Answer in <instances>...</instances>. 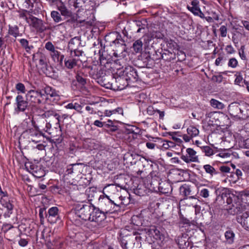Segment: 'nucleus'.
<instances>
[{
    "label": "nucleus",
    "mask_w": 249,
    "mask_h": 249,
    "mask_svg": "<svg viewBox=\"0 0 249 249\" xmlns=\"http://www.w3.org/2000/svg\"><path fill=\"white\" fill-rule=\"evenodd\" d=\"M33 60L34 62L38 61L39 64L43 68L47 65L46 57L45 54L40 52H37L33 56Z\"/></svg>",
    "instance_id": "22"
},
{
    "label": "nucleus",
    "mask_w": 249,
    "mask_h": 249,
    "mask_svg": "<svg viewBox=\"0 0 249 249\" xmlns=\"http://www.w3.org/2000/svg\"><path fill=\"white\" fill-rule=\"evenodd\" d=\"M16 89L22 93H25L26 91L25 87L23 84L18 83L16 85Z\"/></svg>",
    "instance_id": "41"
},
{
    "label": "nucleus",
    "mask_w": 249,
    "mask_h": 249,
    "mask_svg": "<svg viewBox=\"0 0 249 249\" xmlns=\"http://www.w3.org/2000/svg\"><path fill=\"white\" fill-rule=\"evenodd\" d=\"M210 103L213 107L218 109H222L225 107L223 103L215 99H212Z\"/></svg>",
    "instance_id": "31"
},
{
    "label": "nucleus",
    "mask_w": 249,
    "mask_h": 249,
    "mask_svg": "<svg viewBox=\"0 0 249 249\" xmlns=\"http://www.w3.org/2000/svg\"><path fill=\"white\" fill-rule=\"evenodd\" d=\"M42 92L45 94V96L46 95H49L51 97H58L59 94L58 92L55 89L50 86H46L43 89Z\"/></svg>",
    "instance_id": "25"
},
{
    "label": "nucleus",
    "mask_w": 249,
    "mask_h": 249,
    "mask_svg": "<svg viewBox=\"0 0 249 249\" xmlns=\"http://www.w3.org/2000/svg\"><path fill=\"white\" fill-rule=\"evenodd\" d=\"M10 33L11 35H12L14 37H16L17 36H18V35H19L18 28L16 26L15 28H13V29L10 30Z\"/></svg>",
    "instance_id": "49"
},
{
    "label": "nucleus",
    "mask_w": 249,
    "mask_h": 249,
    "mask_svg": "<svg viewBox=\"0 0 249 249\" xmlns=\"http://www.w3.org/2000/svg\"><path fill=\"white\" fill-rule=\"evenodd\" d=\"M186 154L182 155L181 159L186 163L190 162H198L199 159L198 156L196 155V152L193 149L188 148L186 149Z\"/></svg>",
    "instance_id": "10"
},
{
    "label": "nucleus",
    "mask_w": 249,
    "mask_h": 249,
    "mask_svg": "<svg viewBox=\"0 0 249 249\" xmlns=\"http://www.w3.org/2000/svg\"><path fill=\"white\" fill-rule=\"evenodd\" d=\"M120 243L123 249H127L126 247L127 241L124 238L121 239Z\"/></svg>",
    "instance_id": "56"
},
{
    "label": "nucleus",
    "mask_w": 249,
    "mask_h": 249,
    "mask_svg": "<svg viewBox=\"0 0 249 249\" xmlns=\"http://www.w3.org/2000/svg\"><path fill=\"white\" fill-rule=\"evenodd\" d=\"M244 27L248 30L249 31V22L248 21H242Z\"/></svg>",
    "instance_id": "64"
},
{
    "label": "nucleus",
    "mask_w": 249,
    "mask_h": 249,
    "mask_svg": "<svg viewBox=\"0 0 249 249\" xmlns=\"http://www.w3.org/2000/svg\"><path fill=\"white\" fill-rule=\"evenodd\" d=\"M203 169L207 174L210 175L211 177H213L214 175H217L218 172L210 164H205L203 166Z\"/></svg>",
    "instance_id": "28"
},
{
    "label": "nucleus",
    "mask_w": 249,
    "mask_h": 249,
    "mask_svg": "<svg viewBox=\"0 0 249 249\" xmlns=\"http://www.w3.org/2000/svg\"><path fill=\"white\" fill-rule=\"evenodd\" d=\"M237 220L243 227L249 230V213H243L241 215L238 216Z\"/></svg>",
    "instance_id": "20"
},
{
    "label": "nucleus",
    "mask_w": 249,
    "mask_h": 249,
    "mask_svg": "<svg viewBox=\"0 0 249 249\" xmlns=\"http://www.w3.org/2000/svg\"><path fill=\"white\" fill-rule=\"evenodd\" d=\"M235 76H236V78L234 81L235 83L237 85H240L243 80V77L242 75L239 74H235Z\"/></svg>",
    "instance_id": "50"
},
{
    "label": "nucleus",
    "mask_w": 249,
    "mask_h": 249,
    "mask_svg": "<svg viewBox=\"0 0 249 249\" xmlns=\"http://www.w3.org/2000/svg\"><path fill=\"white\" fill-rule=\"evenodd\" d=\"M51 17L53 18V21L55 22H64V19L61 17V14H60L58 11H53L51 13Z\"/></svg>",
    "instance_id": "32"
},
{
    "label": "nucleus",
    "mask_w": 249,
    "mask_h": 249,
    "mask_svg": "<svg viewBox=\"0 0 249 249\" xmlns=\"http://www.w3.org/2000/svg\"><path fill=\"white\" fill-rule=\"evenodd\" d=\"M133 48L134 51L136 53H139L140 51V40H136L133 45Z\"/></svg>",
    "instance_id": "43"
},
{
    "label": "nucleus",
    "mask_w": 249,
    "mask_h": 249,
    "mask_svg": "<svg viewBox=\"0 0 249 249\" xmlns=\"http://www.w3.org/2000/svg\"><path fill=\"white\" fill-rule=\"evenodd\" d=\"M108 87H111V89L114 90H121L129 86L130 84L125 76L122 74L120 70L118 71L115 75H114L111 84H107Z\"/></svg>",
    "instance_id": "4"
},
{
    "label": "nucleus",
    "mask_w": 249,
    "mask_h": 249,
    "mask_svg": "<svg viewBox=\"0 0 249 249\" xmlns=\"http://www.w3.org/2000/svg\"><path fill=\"white\" fill-rule=\"evenodd\" d=\"M223 56H219L218 57H217L215 61V65L216 66L220 65L221 64V61L223 60Z\"/></svg>",
    "instance_id": "62"
},
{
    "label": "nucleus",
    "mask_w": 249,
    "mask_h": 249,
    "mask_svg": "<svg viewBox=\"0 0 249 249\" xmlns=\"http://www.w3.org/2000/svg\"><path fill=\"white\" fill-rule=\"evenodd\" d=\"M220 35L222 37H226L227 34V28L225 25H222L219 29Z\"/></svg>",
    "instance_id": "45"
},
{
    "label": "nucleus",
    "mask_w": 249,
    "mask_h": 249,
    "mask_svg": "<svg viewBox=\"0 0 249 249\" xmlns=\"http://www.w3.org/2000/svg\"><path fill=\"white\" fill-rule=\"evenodd\" d=\"M220 170L223 173H229L231 168L229 166L223 165L220 167Z\"/></svg>",
    "instance_id": "53"
},
{
    "label": "nucleus",
    "mask_w": 249,
    "mask_h": 249,
    "mask_svg": "<svg viewBox=\"0 0 249 249\" xmlns=\"http://www.w3.org/2000/svg\"><path fill=\"white\" fill-rule=\"evenodd\" d=\"M29 22H28L36 30L40 32H43L47 30V27L41 19H40L32 15L29 17Z\"/></svg>",
    "instance_id": "11"
},
{
    "label": "nucleus",
    "mask_w": 249,
    "mask_h": 249,
    "mask_svg": "<svg viewBox=\"0 0 249 249\" xmlns=\"http://www.w3.org/2000/svg\"><path fill=\"white\" fill-rule=\"evenodd\" d=\"M3 207L6 208L7 210V212L5 213L4 214V216L10 217V215L12 213L14 206L11 203V201H9L5 204L2 205Z\"/></svg>",
    "instance_id": "35"
},
{
    "label": "nucleus",
    "mask_w": 249,
    "mask_h": 249,
    "mask_svg": "<svg viewBox=\"0 0 249 249\" xmlns=\"http://www.w3.org/2000/svg\"><path fill=\"white\" fill-rule=\"evenodd\" d=\"M120 70L122 72V74L127 79L130 84V86L134 88L137 87L138 89V86L134 85L135 83L139 81V77L137 70L131 66L127 67L124 69Z\"/></svg>",
    "instance_id": "6"
},
{
    "label": "nucleus",
    "mask_w": 249,
    "mask_h": 249,
    "mask_svg": "<svg viewBox=\"0 0 249 249\" xmlns=\"http://www.w3.org/2000/svg\"><path fill=\"white\" fill-rule=\"evenodd\" d=\"M48 221L51 224H54L60 221L59 214V210L56 207H53L48 210V213L46 214Z\"/></svg>",
    "instance_id": "12"
},
{
    "label": "nucleus",
    "mask_w": 249,
    "mask_h": 249,
    "mask_svg": "<svg viewBox=\"0 0 249 249\" xmlns=\"http://www.w3.org/2000/svg\"><path fill=\"white\" fill-rule=\"evenodd\" d=\"M200 196L204 198H207L209 196V191L208 189L204 188L202 189L200 192Z\"/></svg>",
    "instance_id": "47"
},
{
    "label": "nucleus",
    "mask_w": 249,
    "mask_h": 249,
    "mask_svg": "<svg viewBox=\"0 0 249 249\" xmlns=\"http://www.w3.org/2000/svg\"><path fill=\"white\" fill-rule=\"evenodd\" d=\"M96 192V188L95 187H90L89 188L88 190H87L86 193L87 195H88L89 198H90V196L91 195V198L89 199V200H91L92 198L94 197L93 195H92V193Z\"/></svg>",
    "instance_id": "44"
},
{
    "label": "nucleus",
    "mask_w": 249,
    "mask_h": 249,
    "mask_svg": "<svg viewBox=\"0 0 249 249\" xmlns=\"http://www.w3.org/2000/svg\"><path fill=\"white\" fill-rule=\"evenodd\" d=\"M18 244L20 246L25 247L28 244V241L25 239H20L18 241Z\"/></svg>",
    "instance_id": "59"
},
{
    "label": "nucleus",
    "mask_w": 249,
    "mask_h": 249,
    "mask_svg": "<svg viewBox=\"0 0 249 249\" xmlns=\"http://www.w3.org/2000/svg\"><path fill=\"white\" fill-rule=\"evenodd\" d=\"M25 133H27L30 137L31 140L36 143L40 141V138L43 137L42 132L39 131L36 128L27 129Z\"/></svg>",
    "instance_id": "15"
},
{
    "label": "nucleus",
    "mask_w": 249,
    "mask_h": 249,
    "mask_svg": "<svg viewBox=\"0 0 249 249\" xmlns=\"http://www.w3.org/2000/svg\"><path fill=\"white\" fill-rule=\"evenodd\" d=\"M141 164L144 169V171L147 170L151 169V167L152 166V162L151 160H148L146 159L145 158H142L141 159ZM143 172V171H141V173Z\"/></svg>",
    "instance_id": "34"
},
{
    "label": "nucleus",
    "mask_w": 249,
    "mask_h": 249,
    "mask_svg": "<svg viewBox=\"0 0 249 249\" xmlns=\"http://www.w3.org/2000/svg\"><path fill=\"white\" fill-rule=\"evenodd\" d=\"M234 233L231 230H228L225 233L226 241L229 244H232L234 241Z\"/></svg>",
    "instance_id": "33"
},
{
    "label": "nucleus",
    "mask_w": 249,
    "mask_h": 249,
    "mask_svg": "<svg viewBox=\"0 0 249 249\" xmlns=\"http://www.w3.org/2000/svg\"><path fill=\"white\" fill-rule=\"evenodd\" d=\"M225 50L227 53L230 54H232L234 53L235 50L232 46L231 45H227L225 48Z\"/></svg>",
    "instance_id": "55"
},
{
    "label": "nucleus",
    "mask_w": 249,
    "mask_h": 249,
    "mask_svg": "<svg viewBox=\"0 0 249 249\" xmlns=\"http://www.w3.org/2000/svg\"><path fill=\"white\" fill-rule=\"evenodd\" d=\"M228 111L231 117L238 119L243 118L241 116L242 110L240 108L239 105L236 103H232L229 106Z\"/></svg>",
    "instance_id": "13"
},
{
    "label": "nucleus",
    "mask_w": 249,
    "mask_h": 249,
    "mask_svg": "<svg viewBox=\"0 0 249 249\" xmlns=\"http://www.w3.org/2000/svg\"><path fill=\"white\" fill-rule=\"evenodd\" d=\"M70 56L73 58L74 57H80V56H82L84 53L82 50L79 49V48L78 49H75V50H70Z\"/></svg>",
    "instance_id": "37"
},
{
    "label": "nucleus",
    "mask_w": 249,
    "mask_h": 249,
    "mask_svg": "<svg viewBox=\"0 0 249 249\" xmlns=\"http://www.w3.org/2000/svg\"><path fill=\"white\" fill-rule=\"evenodd\" d=\"M107 187H105L103 191V195H101L98 198V204L101 209L103 210L105 213H107L111 211H115V207H119L114 201L112 200L109 197L104 193V191L107 189Z\"/></svg>",
    "instance_id": "5"
},
{
    "label": "nucleus",
    "mask_w": 249,
    "mask_h": 249,
    "mask_svg": "<svg viewBox=\"0 0 249 249\" xmlns=\"http://www.w3.org/2000/svg\"><path fill=\"white\" fill-rule=\"evenodd\" d=\"M238 65V61L235 58H231L228 62V65L230 67L235 68Z\"/></svg>",
    "instance_id": "42"
},
{
    "label": "nucleus",
    "mask_w": 249,
    "mask_h": 249,
    "mask_svg": "<svg viewBox=\"0 0 249 249\" xmlns=\"http://www.w3.org/2000/svg\"><path fill=\"white\" fill-rule=\"evenodd\" d=\"M83 163H74L71 164L70 165L66 171V172L67 173V174H71L74 172V170H76V167L79 165H82Z\"/></svg>",
    "instance_id": "39"
},
{
    "label": "nucleus",
    "mask_w": 249,
    "mask_h": 249,
    "mask_svg": "<svg viewBox=\"0 0 249 249\" xmlns=\"http://www.w3.org/2000/svg\"><path fill=\"white\" fill-rule=\"evenodd\" d=\"M63 77L62 78V81L64 83H67L71 80L70 77V74L68 72H65L62 74Z\"/></svg>",
    "instance_id": "48"
},
{
    "label": "nucleus",
    "mask_w": 249,
    "mask_h": 249,
    "mask_svg": "<svg viewBox=\"0 0 249 249\" xmlns=\"http://www.w3.org/2000/svg\"><path fill=\"white\" fill-rule=\"evenodd\" d=\"M58 10L60 11L62 18L64 19V21L62 24L66 25H70L74 23L76 21L78 22L85 23L86 25L92 26L94 23V19H89L88 18H82L81 16V12L80 10L77 11L76 16H75L72 12L68 10L63 2L58 8Z\"/></svg>",
    "instance_id": "1"
},
{
    "label": "nucleus",
    "mask_w": 249,
    "mask_h": 249,
    "mask_svg": "<svg viewBox=\"0 0 249 249\" xmlns=\"http://www.w3.org/2000/svg\"><path fill=\"white\" fill-rule=\"evenodd\" d=\"M80 46H81V37L79 36L71 38L68 42V48L69 50L78 49Z\"/></svg>",
    "instance_id": "21"
},
{
    "label": "nucleus",
    "mask_w": 249,
    "mask_h": 249,
    "mask_svg": "<svg viewBox=\"0 0 249 249\" xmlns=\"http://www.w3.org/2000/svg\"><path fill=\"white\" fill-rule=\"evenodd\" d=\"M30 168L33 175L36 178H41L46 174L45 170L40 165L33 164Z\"/></svg>",
    "instance_id": "19"
},
{
    "label": "nucleus",
    "mask_w": 249,
    "mask_h": 249,
    "mask_svg": "<svg viewBox=\"0 0 249 249\" xmlns=\"http://www.w3.org/2000/svg\"><path fill=\"white\" fill-rule=\"evenodd\" d=\"M141 234H145L146 238L151 243L155 241L162 243L164 240V235L155 226L141 229Z\"/></svg>",
    "instance_id": "3"
},
{
    "label": "nucleus",
    "mask_w": 249,
    "mask_h": 249,
    "mask_svg": "<svg viewBox=\"0 0 249 249\" xmlns=\"http://www.w3.org/2000/svg\"><path fill=\"white\" fill-rule=\"evenodd\" d=\"M92 210L91 205H83L82 207L79 208L77 207L75 210L76 215L82 220H90L91 211Z\"/></svg>",
    "instance_id": "8"
},
{
    "label": "nucleus",
    "mask_w": 249,
    "mask_h": 249,
    "mask_svg": "<svg viewBox=\"0 0 249 249\" xmlns=\"http://www.w3.org/2000/svg\"><path fill=\"white\" fill-rule=\"evenodd\" d=\"M167 47L169 52L170 53H175V51L178 50V45L176 42L172 40H170L167 42Z\"/></svg>",
    "instance_id": "29"
},
{
    "label": "nucleus",
    "mask_w": 249,
    "mask_h": 249,
    "mask_svg": "<svg viewBox=\"0 0 249 249\" xmlns=\"http://www.w3.org/2000/svg\"><path fill=\"white\" fill-rule=\"evenodd\" d=\"M138 219L139 216L138 215H134L132 217V222L133 223L134 226L133 228L134 231H133V234L135 236V239L138 242L140 240V233L138 231L140 227L138 224L137 223Z\"/></svg>",
    "instance_id": "23"
},
{
    "label": "nucleus",
    "mask_w": 249,
    "mask_h": 249,
    "mask_svg": "<svg viewBox=\"0 0 249 249\" xmlns=\"http://www.w3.org/2000/svg\"><path fill=\"white\" fill-rule=\"evenodd\" d=\"M187 134L182 135V138L185 142H189L192 139L198 135L199 131L196 127L191 125L187 129Z\"/></svg>",
    "instance_id": "16"
},
{
    "label": "nucleus",
    "mask_w": 249,
    "mask_h": 249,
    "mask_svg": "<svg viewBox=\"0 0 249 249\" xmlns=\"http://www.w3.org/2000/svg\"><path fill=\"white\" fill-rule=\"evenodd\" d=\"M27 101L25 100L22 95H18L16 98L17 107L15 108V111L17 113L25 111L28 106Z\"/></svg>",
    "instance_id": "14"
},
{
    "label": "nucleus",
    "mask_w": 249,
    "mask_h": 249,
    "mask_svg": "<svg viewBox=\"0 0 249 249\" xmlns=\"http://www.w3.org/2000/svg\"><path fill=\"white\" fill-rule=\"evenodd\" d=\"M105 40L107 42L109 43L111 46H115V52L113 54L118 57L125 51L126 47L124 41L121 37V35L117 32L110 33L105 36Z\"/></svg>",
    "instance_id": "2"
},
{
    "label": "nucleus",
    "mask_w": 249,
    "mask_h": 249,
    "mask_svg": "<svg viewBox=\"0 0 249 249\" xmlns=\"http://www.w3.org/2000/svg\"><path fill=\"white\" fill-rule=\"evenodd\" d=\"M169 135L172 136V139L177 142H182L180 138H177L174 136V134L177 133V132H168Z\"/></svg>",
    "instance_id": "54"
},
{
    "label": "nucleus",
    "mask_w": 249,
    "mask_h": 249,
    "mask_svg": "<svg viewBox=\"0 0 249 249\" xmlns=\"http://www.w3.org/2000/svg\"><path fill=\"white\" fill-rule=\"evenodd\" d=\"M26 100L36 104H40L45 100V94L41 90H30L26 95Z\"/></svg>",
    "instance_id": "7"
},
{
    "label": "nucleus",
    "mask_w": 249,
    "mask_h": 249,
    "mask_svg": "<svg viewBox=\"0 0 249 249\" xmlns=\"http://www.w3.org/2000/svg\"><path fill=\"white\" fill-rule=\"evenodd\" d=\"M223 77L221 75H214L213 76L212 80L217 83H221L222 81Z\"/></svg>",
    "instance_id": "52"
},
{
    "label": "nucleus",
    "mask_w": 249,
    "mask_h": 249,
    "mask_svg": "<svg viewBox=\"0 0 249 249\" xmlns=\"http://www.w3.org/2000/svg\"><path fill=\"white\" fill-rule=\"evenodd\" d=\"M179 192L181 195L185 196H188L193 195L190 186L186 184L183 185L180 187Z\"/></svg>",
    "instance_id": "26"
},
{
    "label": "nucleus",
    "mask_w": 249,
    "mask_h": 249,
    "mask_svg": "<svg viewBox=\"0 0 249 249\" xmlns=\"http://www.w3.org/2000/svg\"><path fill=\"white\" fill-rule=\"evenodd\" d=\"M106 214L103 210H100L92 204L90 221L97 222L102 221L106 218Z\"/></svg>",
    "instance_id": "9"
},
{
    "label": "nucleus",
    "mask_w": 249,
    "mask_h": 249,
    "mask_svg": "<svg viewBox=\"0 0 249 249\" xmlns=\"http://www.w3.org/2000/svg\"><path fill=\"white\" fill-rule=\"evenodd\" d=\"M188 239V236L186 233H182L178 237L176 242L180 249H188L190 244Z\"/></svg>",
    "instance_id": "18"
},
{
    "label": "nucleus",
    "mask_w": 249,
    "mask_h": 249,
    "mask_svg": "<svg viewBox=\"0 0 249 249\" xmlns=\"http://www.w3.org/2000/svg\"><path fill=\"white\" fill-rule=\"evenodd\" d=\"M161 147L163 150H166L169 149V143H168L167 141H163L162 142Z\"/></svg>",
    "instance_id": "61"
},
{
    "label": "nucleus",
    "mask_w": 249,
    "mask_h": 249,
    "mask_svg": "<svg viewBox=\"0 0 249 249\" xmlns=\"http://www.w3.org/2000/svg\"><path fill=\"white\" fill-rule=\"evenodd\" d=\"M78 59L70 56L64 60L65 67L69 69H72L77 65Z\"/></svg>",
    "instance_id": "24"
},
{
    "label": "nucleus",
    "mask_w": 249,
    "mask_h": 249,
    "mask_svg": "<svg viewBox=\"0 0 249 249\" xmlns=\"http://www.w3.org/2000/svg\"><path fill=\"white\" fill-rule=\"evenodd\" d=\"M155 146H156V144L153 142H146V146L147 147V148H148L149 149H154Z\"/></svg>",
    "instance_id": "58"
},
{
    "label": "nucleus",
    "mask_w": 249,
    "mask_h": 249,
    "mask_svg": "<svg viewBox=\"0 0 249 249\" xmlns=\"http://www.w3.org/2000/svg\"><path fill=\"white\" fill-rule=\"evenodd\" d=\"M113 77H114V75L110 74V75H107L105 77H102V80H103V85L104 87H105L106 88L110 89H111V87H108L107 86V85H106V84H108H108H111L112 83V78H113Z\"/></svg>",
    "instance_id": "36"
},
{
    "label": "nucleus",
    "mask_w": 249,
    "mask_h": 249,
    "mask_svg": "<svg viewBox=\"0 0 249 249\" xmlns=\"http://www.w3.org/2000/svg\"><path fill=\"white\" fill-rule=\"evenodd\" d=\"M50 5H56L58 8L63 2L61 0H48Z\"/></svg>",
    "instance_id": "46"
},
{
    "label": "nucleus",
    "mask_w": 249,
    "mask_h": 249,
    "mask_svg": "<svg viewBox=\"0 0 249 249\" xmlns=\"http://www.w3.org/2000/svg\"><path fill=\"white\" fill-rule=\"evenodd\" d=\"M192 7L188 6V10L195 15L197 12L200 10L199 6V2L197 0H193L191 1Z\"/></svg>",
    "instance_id": "27"
},
{
    "label": "nucleus",
    "mask_w": 249,
    "mask_h": 249,
    "mask_svg": "<svg viewBox=\"0 0 249 249\" xmlns=\"http://www.w3.org/2000/svg\"><path fill=\"white\" fill-rule=\"evenodd\" d=\"M201 149L206 156L210 157L214 154L213 149L209 146H203L201 147Z\"/></svg>",
    "instance_id": "38"
},
{
    "label": "nucleus",
    "mask_w": 249,
    "mask_h": 249,
    "mask_svg": "<svg viewBox=\"0 0 249 249\" xmlns=\"http://www.w3.org/2000/svg\"><path fill=\"white\" fill-rule=\"evenodd\" d=\"M238 195L243 203L249 204V190L241 191Z\"/></svg>",
    "instance_id": "30"
},
{
    "label": "nucleus",
    "mask_w": 249,
    "mask_h": 249,
    "mask_svg": "<svg viewBox=\"0 0 249 249\" xmlns=\"http://www.w3.org/2000/svg\"><path fill=\"white\" fill-rule=\"evenodd\" d=\"M82 108V107L79 104L77 103H74V109L76 110L77 111L81 112V110Z\"/></svg>",
    "instance_id": "57"
},
{
    "label": "nucleus",
    "mask_w": 249,
    "mask_h": 249,
    "mask_svg": "<svg viewBox=\"0 0 249 249\" xmlns=\"http://www.w3.org/2000/svg\"><path fill=\"white\" fill-rule=\"evenodd\" d=\"M94 125L99 127H102L103 126L104 123L99 121V120H96L94 121L93 123Z\"/></svg>",
    "instance_id": "63"
},
{
    "label": "nucleus",
    "mask_w": 249,
    "mask_h": 249,
    "mask_svg": "<svg viewBox=\"0 0 249 249\" xmlns=\"http://www.w3.org/2000/svg\"><path fill=\"white\" fill-rule=\"evenodd\" d=\"M82 74L83 73H77L76 76V79L79 84L81 86H84L86 84V79L82 76Z\"/></svg>",
    "instance_id": "40"
},
{
    "label": "nucleus",
    "mask_w": 249,
    "mask_h": 249,
    "mask_svg": "<svg viewBox=\"0 0 249 249\" xmlns=\"http://www.w3.org/2000/svg\"><path fill=\"white\" fill-rule=\"evenodd\" d=\"M45 48L50 52V55L55 62H58L60 52L56 50L53 43L48 41L45 44Z\"/></svg>",
    "instance_id": "17"
},
{
    "label": "nucleus",
    "mask_w": 249,
    "mask_h": 249,
    "mask_svg": "<svg viewBox=\"0 0 249 249\" xmlns=\"http://www.w3.org/2000/svg\"><path fill=\"white\" fill-rule=\"evenodd\" d=\"M10 198L9 197H6V198H1L0 200V203L1 204V205H3L5 204V203H7L9 201H10Z\"/></svg>",
    "instance_id": "60"
},
{
    "label": "nucleus",
    "mask_w": 249,
    "mask_h": 249,
    "mask_svg": "<svg viewBox=\"0 0 249 249\" xmlns=\"http://www.w3.org/2000/svg\"><path fill=\"white\" fill-rule=\"evenodd\" d=\"M20 43L21 45L24 47L26 49H30V48L28 46V41L25 39H21L20 40Z\"/></svg>",
    "instance_id": "51"
}]
</instances>
